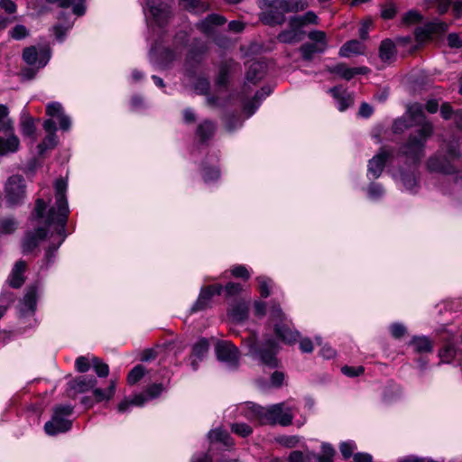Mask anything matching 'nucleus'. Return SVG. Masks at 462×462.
<instances>
[{
    "instance_id": "39448f33",
    "label": "nucleus",
    "mask_w": 462,
    "mask_h": 462,
    "mask_svg": "<svg viewBox=\"0 0 462 462\" xmlns=\"http://www.w3.org/2000/svg\"><path fill=\"white\" fill-rule=\"evenodd\" d=\"M269 321L273 324L274 334L282 342L292 345L300 338V332L291 328V321L279 304L273 303L271 306Z\"/></svg>"
},
{
    "instance_id": "f257e3e1",
    "label": "nucleus",
    "mask_w": 462,
    "mask_h": 462,
    "mask_svg": "<svg viewBox=\"0 0 462 462\" xmlns=\"http://www.w3.org/2000/svg\"><path fill=\"white\" fill-rule=\"evenodd\" d=\"M68 183L64 179H58L54 183L55 189V204L52 206L48 213L45 215L46 202L43 199H38L35 203L34 211L32 216V221L41 222L45 224V227H37L34 232L26 233L23 242V252L29 253L32 251L47 236V228L53 226V229L58 236V241L54 245L49 246L46 251V258L50 261L51 257L54 256V253L60 246L66 237L65 226L67 224L69 209L66 197Z\"/></svg>"
},
{
    "instance_id": "4468645a",
    "label": "nucleus",
    "mask_w": 462,
    "mask_h": 462,
    "mask_svg": "<svg viewBox=\"0 0 462 462\" xmlns=\"http://www.w3.org/2000/svg\"><path fill=\"white\" fill-rule=\"evenodd\" d=\"M222 291L223 287L218 283L202 287L196 302L190 309V311L197 312L208 309L210 306L212 298L215 295H220Z\"/></svg>"
},
{
    "instance_id": "c85d7f7f",
    "label": "nucleus",
    "mask_w": 462,
    "mask_h": 462,
    "mask_svg": "<svg viewBox=\"0 0 462 462\" xmlns=\"http://www.w3.org/2000/svg\"><path fill=\"white\" fill-rule=\"evenodd\" d=\"M271 93V88L269 87H263L260 91H257L254 97V99L246 104L244 107L245 112L247 113V117L251 116L255 110L258 108L260 102L268 97Z\"/></svg>"
},
{
    "instance_id": "f8f14e48",
    "label": "nucleus",
    "mask_w": 462,
    "mask_h": 462,
    "mask_svg": "<svg viewBox=\"0 0 462 462\" xmlns=\"http://www.w3.org/2000/svg\"><path fill=\"white\" fill-rule=\"evenodd\" d=\"M25 197V184L22 176H11L5 184V199L10 206L20 204Z\"/></svg>"
},
{
    "instance_id": "8fccbe9b",
    "label": "nucleus",
    "mask_w": 462,
    "mask_h": 462,
    "mask_svg": "<svg viewBox=\"0 0 462 462\" xmlns=\"http://www.w3.org/2000/svg\"><path fill=\"white\" fill-rule=\"evenodd\" d=\"M144 375V367L141 365H135L128 374L127 382L129 384H134Z\"/></svg>"
},
{
    "instance_id": "7ed1b4c3",
    "label": "nucleus",
    "mask_w": 462,
    "mask_h": 462,
    "mask_svg": "<svg viewBox=\"0 0 462 462\" xmlns=\"http://www.w3.org/2000/svg\"><path fill=\"white\" fill-rule=\"evenodd\" d=\"M263 10L259 19L263 24L275 26L285 22V14L302 11L308 7L305 0H258Z\"/></svg>"
},
{
    "instance_id": "a18cd8bd",
    "label": "nucleus",
    "mask_w": 462,
    "mask_h": 462,
    "mask_svg": "<svg viewBox=\"0 0 462 462\" xmlns=\"http://www.w3.org/2000/svg\"><path fill=\"white\" fill-rule=\"evenodd\" d=\"M231 431L241 438H246L253 433V428L244 422H236L231 425Z\"/></svg>"
},
{
    "instance_id": "dca6fc26",
    "label": "nucleus",
    "mask_w": 462,
    "mask_h": 462,
    "mask_svg": "<svg viewBox=\"0 0 462 462\" xmlns=\"http://www.w3.org/2000/svg\"><path fill=\"white\" fill-rule=\"evenodd\" d=\"M50 51L47 48H41L40 51L34 46L25 48L23 52V60L29 65H37L38 68L44 67L50 60Z\"/></svg>"
},
{
    "instance_id": "c756f323",
    "label": "nucleus",
    "mask_w": 462,
    "mask_h": 462,
    "mask_svg": "<svg viewBox=\"0 0 462 462\" xmlns=\"http://www.w3.org/2000/svg\"><path fill=\"white\" fill-rule=\"evenodd\" d=\"M46 2L57 4L63 8L72 6V11L77 15H83L85 14L86 0H46Z\"/></svg>"
},
{
    "instance_id": "37998d69",
    "label": "nucleus",
    "mask_w": 462,
    "mask_h": 462,
    "mask_svg": "<svg viewBox=\"0 0 462 462\" xmlns=\"http://www.w3.org/2000/svg\"><path fill=\"white\" fill-rule=\"evenodd\" d=\"M456 347L453 344H446L439 352L441 363H450L456 356Z\"/></svg>"
},
{
    "instance_id": "c9c22d12",
    "label": "nucleus",
    "mask_w": 462,
    "mask_h": 462,
    "mask_svg": "<svg viewBox=\"0 0 462 462\" xmlns=\"http://www.w3.org/2000/svg\"><path fill=\"white\" fill-rule=\"evenodd\" d=\"M215 129L216 125L214 123L205 120L198 125L196 134L201 142H205L214 134Z\"/></svg>"
},
{
    "instance_id": "473e14b6",
    "label": "nucleus",
    "mask_w": 462,
    "mask_h": 462,
    "mask_svg": "<svg viewBox=\"0 0 462 462\" xmlns=\"http://www.w3.org/2000/svg\"><path fill=\"white\" fill-rule=\"evenodd\" d=\"M365 68L362 69H352L347 68L345 64L339 63L336 66L329 67L328 71L337 75H339L345 79H351L356 74L363 72Z\"/></svg>"
},
{
    "instance_id": "f3484780",
    "label": "nucleus",
    "mask_w": 462,
    "mask_h": 462,
    "mask_svg": "<svg viewBox=\"0 0 462 462\" xmlns=\"http://www.w3.org/2000/svg\"><path fill=\"white\" fill-rule=\"evenodd\" d=\"M391 153L382 149L376 155H374L368 162L367 176L369 178L377 179L383 171L385 162Z\"/></svg>"
},
{
    "instance_id": "a19ab883",
    "label": "nucleus",
    "mask_w": 462,
    "mask_h": 462,
    "mask_svg": "<svg viewBox=\"0 0 462 462\" xmlns=\"http://www.w3.org/2000/svg\"><path fill=\"white\" fill-rule=\"evenodd\" d=\"M147 399L143 393L136 394L131 401L124 400L118 404V411L125 412L131 405L143 406Z\"/></svg>"
},
{
    "instance_id": "09e8293b",
    "label": "nucleus",
    "mask_w": 462,
    "mask_h": 462,
    "mask_svg": "<svg viewBox=\"0 0 462 462\" xmlns=\"http://www.w3.org/2000/svg\"><path fill=\"white\" fill-rule=\"evenodd\" d=\"M21 131L22 134L28 137H32L35 133V125L33 119L30 116H27L23 119L21 123Z\"/></svg>"
},
{
    "instance_id": "cd10ccee",
    "label": "nucleus",
    "mask_w": 462,
    "mask_h": 462,
    "mask_svg": "<svg viewBox=\"0 0 462 462\" xmlns=\"http://www.w3.org/2000/svg\"><path fill=\"white\" fill-rule=\"evenodd\" d=\"M365 45L357 41L351 40L346 42L339 50V55L341 57L348 58L352 55H357L364 53Z\"/></svg>"
},
{
    "instance_id": "e433bc0d",
    "label": "nucleus",
    "mask_w": 462,
    "mask_h": 462,
    "mask_svg": "<svg viewBox=\"0 0 462 462\" xmlns=\"http://www.w3.org/2000/svg\"><path fill=\"white\" fill-rule=\"evenodd\" d=\"M228 315L234 321H243L247 318L248 307L244 302L236 303L229 310Z\"/></svg>"
},
{
    "instance_id": "de8ad7c7",
    "label": "nucleus",
    "mask_w": 462,
    "mask_h": 462,
    "mask_svg": "<svg viewBox=\"0 0 462 462\" xmlns=\"http://www.w3.org/2000/svg\"><path fill=\"white\" fill-rule=\"evenodd\" d=\"M408 113L415 121H421L424 118V106L420 103H414L408 106Z\"/></svg>"
},
{
    "instance_id": "aec40b11",
    "label": "nucleus",
    "mask_w": 462,
    "mask_h": 462,
    "mask_svg": "<svg viewBox=\"0 0 462 462\" xmlns=\"http://www.w3.org/2000/svg\"><path fill=\"white\" fill-rule=\"evenodd\" d=\"M207 47L203 45L199 47L198 50L191 49L189 50L186 60H185V74L188 77H193L196 72V68L200 64L203 54L206 52Z\"/></svg>"
},
{
    "instance_id": "4d7b16f0",
    "label": "nucleus",
    "mask_w": 462,
    "mask_h": 462,
    "mask_svg": "<svg viewBox=\"0 0 462 462\" xmlns=\"http://www.w3.org/2000/svg\"><path fill=\"white\" fill-rule=\"evenodd\" d=\"M421 20L422 15L416 10H410L402 18L403 23L406 24H414L420 23Z\"/></svg>"
},
{
    "instance_id": "2f4dec72",
    "label": "nucleus",
    "mask_w": 462,
    "mask_h": 462,
    "mask_svg": "<svg viewBox=\"0 0 462 462\" xmlns=\"http://www.w3.org/2000/svg\"><path fill=\"white\" fill-rule=\"evenodd\" d=\"M318 23H319V17L312 11H309L302 15H296V16L291 17V24L293 26H298L300 29H302V27H304L308 24H318Z\"/></svg>"
},
{
    "instance_id": "a878e982",
    "label": "nucleus",
    "mask_w": 462,
    "mask_h": 462,
    "mask_svg": "<svg viewBox=\"0 0 462 462\" xmlns=\"http://www.w3.org/2000/svg\"><path fill=\"white\" fill-rule=\"evenodd\" d=\"M304 32L298 26L291 24V17L289 20V29L281 32L277 39L282 43H294L300 42L303 38Z\"/></svg>"
},
{
    "instance_id": "2eb2a0df",
    "label": "nucleus",
    "mask_w": 462,
    "mask_h": 462,
    "mask_svg": "<svg viewBox=\"0 0 462 462\" xmlns=\"http://www.w3.org/2000/svg\"><path fill=\"white\" fill-rule=\"evenodd\" d=\"M448 29V23L439 19H434L425 23L423 26L418 27L415 31V35L418 41H425L430 39L432 35L444 33Z\"/></svg>"
},
{
    "instance_id": "bf43d9fd",
    "label": "nucleus",
    "mask_w": 462,
    "mask_h": 462,
    "mask_svg": "<svg viewBox=\"0 0 462 462\" xmlns=\"http://www.w3.org/2000/svg\"><path fill=\"white\" fill-rule=\"evenodd\" d=\"M209 81L204 78L199 79L194 85L195 91L200 95H207L209 91Z\"/></svg>"
},
{
    "instance_id": "603ef678",
    "label": "nucleus",
    "mask_w": 462,
    "mask_h": 462,
    "mask_svg": "<svg viewBox=\"0 0 462 462\" xmlns=\"http://www.w3.org/2000/svg\"><path fill=\"white\" fill-rule=\"evenodd\" d=\"M259 283V291L263 298H267L270 295V287L272 280L265 276L257 277Z\"/></svg>"
},
{
    "instance_id": "393cba45",
    "label": "nucleus",
    "mask_w": 462,
    "mask_h": 462,
    "mask_svg": "<svg viewBox=\"0 0 462 462\" xmlns=\"http://www.w3.org/2000/svg\"><path fill=\"white\" fill-rule=\"evenodd\" d=\"M266 65L263 61H254L250 64L246 72L245 86L248 84L255 85L265 75Z\"/></svg>"
},
{
    "instance_id": "f704fd0d",
    "label": "nucleus",
    "mask_w": 462,
    "mask_h": 462,
    "mask_svg": "<svg viewBox=\"0 0 462 462\" xmlns=\"http://www.w3.org/2000/svg\"><path fill=\"white\" fill-rule=\"evenodd\" d=\"M396 54L394 43L389 40H383L379 47V56L383 61L392 60Z\"/></svg>"
},
{
    "instance_id": "72a5a7b5",
    "label": "nucleus",
    "mask_w": 462,
    "mask_h": 462,
    "mask_svg": "<svg viewBox=\"0 0 462 462\" xmlns=\"http://www.w3.org/2000/svg\"><path fill=\"white\" fill-rule=\"evenodd\" d=\"M208 436L210 441L221 442L226 447H232L234 445L233 439L230 437L229 433L221 428L210 430Z\"/></svg>"
},
{
    "instance_id": "79ce46f5",
    "label": "nucleus",
    "mask_w": 462,
    "mask_h": 462,
    "mask_svg": "<svg viewBox=\"0 0 462 462\" xmlns=\"http://www.w3.org/2000/svg\"><path fill=\"white\" fill-rule=\"evenodd\" d=\"M308 38L312 42V43H316L325 50L328 49V39L325 32L319 30H312L309 32Z\"/></svg>"
},
{
    "instance_id": "0e129e2a",
    "label": "nucleus",
    "mask_w": 462,
    "mask_h": 462,
    "mask_svg": "<svg viewBox=\"0 0 462 462\" xmlns=\"http://www.w3.org/2000/svg\"><path fill=\"white\" fill-rule=\"evenodd\" d=\"M219 171L217 168L204 169L203 180L205 182H210L219 178Z\"/></svg>"
},
{
    "instance_id": "ddd939ff",
    "label": "nucleus",
    "mask_w": 462,
    "mask_h": 462,
    "mask_svg": "<svg viewBox=\"0 0 462 462\" xmlns=\"http://www.w3.org/2000/svg\"><path fill=\"white\" fill-rule=\"evenodd\" d=\"M180 55V51L174 46V49L165 48L161 50L160 40L156 41L150 51V59L162 69L168 68Z\"/></svg>"
},
{
    "instance_id": "4c0bfd02",
    "label": "nucleus",
    "mask_w": 462,
    "mask_h": 462,
    "mask_svg": "<svg viewBox=\"0 0 462 462\" xmlns=\"http://www.w3.org/2000/svg\"><path fill=\"white\" fill-rule=\"evenodd\" d=\"M326 50L319 47L316 43L306 42L300 47V52L304 60L310 61L313 59L314 54L323 53Z\"/></svg>"
},
{
    "instance_id": "7c9ffc66",
    "label": "nucleus",
    "mask_w": 462,
    "mask_h": 462,
    "mask_svg": "<svg viewBox=\"0 0 462 462\" xmlns=\"http://www.w3.org/2000/svg\"><path fill=\"white\" fill-rule=\"evenodd\" d=\"M410 345L414 352L418 354L431 353L433 350L432 342L427 337H413Z\"/></svg>"
},
{
    "instance_id": "13d9d810",
    "label": "nucleus",
    "mask_w": 462,
    "mask_h": 462,
    "mask_svg": "<svg viewBox=\"0 0 462 462\" xmlns=\"http://www.w3.org/2000/svg\"><path fill=\"white\" fill-rule=\"evenodd\" d=\"M10 36L14 40H22L28 36L29 32L24 25L18 24L9 32Z\"/></svg>"
},
{
    "instance_id": "49530a36",
    "label": "nucleus",
    "mask_w": 462,
    "mask_h": 462,
    "mask_svg": "<svg viewBox=\"0 0 462 462\" xmlns=\"http://www.w3.org/2000/svg\"><path fill=\"white\" fill-rule=\"evenodd\" d=\"M58 143V137L56 134L51 133L46 135L44 140L39 143L38 149L41 153H42L44 151L53 148Z\"/></svg>"
},
{
    "instance_id": "774afa93",
    "label": "nucleus",
    "mask_w": 462,
    "mask_h": 462,
    "mask_svg": "<svg viewBox=\"0 0 462 462\" xmlns=\"http://www.w3.org/2000/svg\"><path fill=\"white\" fill-rule=\"evenodd\" d=\"M242 291V286L239 283L236 282H228L225 286V291L226 296H235L240 293Z\"/></svg>"
},
{
    "instance_id": "ea45409f",
    "label": "nucleus",
    "mask_w": 462,
    "mask_h": 462,
    "mask_svg": "<svg viewBox=\"0 0 462 462\" xmlns=\"http://www.w3.org/2000/svg\"><path fill=\"white\" fill-rule=\"evenodd\" d=\"M336 455L335 448L328 443H323L321 445V454H316L317 462H334V457Z\"/></svg>"
},
{
    "instance_id": "9b49d317",
    "label": "nucleus",
    "mask_w": 462,
    "mask_h": 462,
    "mask_svg": "<svg viewBox=\"0 0 462 462\" xmlns=\"http://www.w3.org/2000/svg\"><path fill=\"white\" fill-rule=\"evenodd\" d=\"M216 355L220 362L227 367L236 369L239 365L240 353L238 348L230 341H220L216 345Z\"/></svg>"
},
{
    "instance_id": "3c124183",
    "label": "nucleus",
    "mask_w": 462,
    "mask_h": 462,
    "mask_svg": "<svg viewBox=\"0 0 462 462\" xmlns=\"http://www.w3.org/2000/svg\"><path fill=\"white\" fill-rule=\"evenodd\" d=\"M401 180L407 190L414 191L417 187V180L413 173H401Z\"/></svg>"
},
{
    "instance_id": "e2e57ef3",
    "label": "nucleus",
    "mask_w": 462,
    "mask_h": 462,
    "mask_svg": "<svg viewBox=\"0 0 462 462\" xmlns=\"http://www.w3.org/2000/svg\"><path fill=\"white\" fill-rule=\"evenodd\" d=\"M231 273L236 278H243L248 280L250 273L245 265H236L231 269Z\"/></svg>"
},
{
    "instance_id": "423d86ee",
    "label": "nucleus",
    "mask_w": 462,
    "mask_h": 462,
    "mask_svg": "<svg viewBox=\"0 0 462 462\" xmlns=\"http://www.w3.org/2000/svg\"><path fill=\"white\" fill-rule=\"evenodd\" d=\"M245 343L249 348V354L258 359L263 365L275 368L279 365L276 355L279 350L277 342L273 339H267L261 346L257 345V336L255 333L251 334Z\"/></svg>"
},
{
    "instance_id": "c03bdc74",
    "label": "nucleus",
    "mask_w": 462,
    "mask_h": 462,
    "mask_svg": "<svg viewBox=\"0 0 462 462\" xmlns=\"http://www.w3.org/2000/svg\"><path fill=\"white\" fill-rule=\"evenodd\" d=\"M92 366L98 377H106L109 374L108 365L104 363L101 359L92 356L91 357Z\"/></svg>"
},
{
    "instance_id": "58836bf2",
    "label": "nucleus",
    "mask_w": 462,
    "mask_h": 462,
    "mask_svg": "<svg viewBox=\"0 0 462 462\" xmlns=\"http://www.w3.org/2000/svg\"><path fill=\"white\" fill-rule=\"evenodd\" d=\"M289 462H316V454L314 452H302L295 450L291 452L288 457Z\"/></svg>"
},
{
    "instance_id": "5fc2aeb1",
    "label": "nucleus",
    "mask_w": 462,
    "mask_h": 462,
    "mask_svg": "<svg viewBox=\"0 0 462 462\" xmlns=\"http://www.w3.org/2000/svg\"><path fill=\"white\" fill-rule=\"evenodd\" d=\"M384 193L383 186L379 183H371L368 187V196L371 199H378Z\"/></svg>"
},
{
    "instance_id": "680f3d73",
    "label": "nucleus",
    "mask_w": 462,
    "mask_h": 462,
    "mask_svg": "<svg viewBox=\"0 0 462 462\" xmlns=\"http://www.w3.org/2000/svg\"><path fill=\"white\" fill-rule=\"evenodd\" d=\"M365 369L363 366H348L345 365L341 368V372L348 377H356L364 373Z\"/></svg>"
},
{
    "instance_id": "4be33fe9",
    "label": "nucleus",
    "mask_w": 462,
    "mask_h": 462,
    "mask_svg": "<svg viewBox=\"0 0 462 462\" xmlns=\"http://www.w3.org/2000/svg\"><path fill=\"white\" fill-rule=\"evenodd\" d=\"M37 291L35 287H30L19 304L20 313L23 316L32 315L36 310Z\"/></svg>"
},
{
    "instance_id": "9d476101",
    "label": "nucleus",
    "mask_w": 462,
    "mask_h": 462,
    "mask_svg": "<svg viewBox=\"0 0 462 462\" xmlns=\"http://www.w3.org/2000/svg\"><path fill=\"white\" fill-rule=\"evenodd\" d=\"M46 115L51 118L47 119L43 123V128L48 133L56 134V124L53 118L59 121L60 128L63 131H68L70 128L71 121L70 118L64 113L63 107L59 102H51L46 106Z\"/></svg>"
},
{
    "instance_id": "864d4df0",
    "label": "nucleus",
    "mask_w": 462,
    "mask_h": 462,
    "mask_svg": "<svg viewBox=\"0 0 462 462\" xmlns=\"http://www.w3.org/2000/svg\"><path fill=\"white\" fill-rule=\"evenodd\" d=\"M356 448V443L354 441H345L342 442L339 446V450L345 459L349 458L354 450Z\"/></svg>"
},
{
    "instance_id": "bb28decb",
    "label": "nucleus",
    "mask_w": 462,
    "mask_h": 462,
    "mask_svg": "<svg viewBox=\"0 0 462 462\" xmlns=\"http://www.w3.org/2000/svg\"><path fill=\"white\" fill-rule=\"evenodd\" d=\"M26 269V263L24 261H18L12 270L9 277V284L13 288H20L24 282L23 273Z\"/></svg>"
},
{
    "instance_id": "5701e85b",
    "label": "nucleus",
    "mask_w": 462,
    "mask_h": 462,
    "mask_svg": "<svg viewBox=\"0 0 462 462\" xmlns=\"http://www.w3.org/2000/svg\"><path fill=\"white\" fill-rule=\"evenodd\" d=\"M427 168L430 171L441 172L444 174H451L454 168L449 160L441 158L439 154L431 156L427 162Z\"/></svg>"
},
{
    "instance_id": "f03ea898",
    "label": "nucleus",
    "mask_w": 462,
    "mask_h": 462,
    "mask_svg": "<svg viewBox=\"0 0 462 462\" xmlns=\"http://www.w3.org/2000/svg\"><path fill=\"white\" fill-rule=\"evenodd\" d=\"M239 410L248 420H258L261 424L288 426L293 419L291 409L285 403H277L265 408L254 402H245Z\"/></svg>"
},
{
    "instance_id": "20e7f679",
    "label": "nucleus",
    "mask_w": 462,
    "mask_h": 462,
    "mask_svg": "<svg viewBox=\"0 0 462 462\" xmlns=\"http://www.w3.org/2000/svg\"><path fill=\"white\" fill-rule=\"evenodd\" d=\"M432 133V125L424 123L420 129L410 134L406 143L400 147V153L414 166L419 165L425 155V144Z\"/></svg>"
},
{
    "instance_id": "0eeeda50",
    "label": "nucleus",
    "mask_w": 462,
    "mask_h": 462,
    "mask_svg": "<svg viewBox=\"0 0 462 462\" xmlns=\"http://www.w3.org/2000/svg\"><path fill=\"white\" fill-rule=\"evenodd\" d=\"M8 114V107L0 105V155L16 152L20 144L18 137L14 134L13 122Z\"/></svg>"
},
{
    "instance_id": "b1692460",
    "label": "nucleus",
    "mask_w": 462,
    "mask_h": 462,
    "mask_svg": "<svg viewBox=\"0 0 462 462\" xmlns=\"http://www.w3.org/2000/svg\"><path fill=\"white\" fill-rule=\"evenodd\" d=\"M328 92L337 100L339 111H345L354 103L353 96L341 87L331 88L328 89Z\"/></svg>"
},
{
    "instance_id": "6e6552de",
    "label": "nucleus",
    "mask_w": 462,
    "mask_h": 462,
    "mask_svg": "<svg viewBox=\"0 0 462 462\" xmlns=\"http://www.w3.org/2000/svg\"><path fill=\"white\" fill-rule=\"evenodd\" d=\"M145 14H148L147 19L150 26L163 30L171 18V10L170 6L162 0H140Z\"/></svg>"
},
{
    "instance_id": "6e6d98bb",
    "label": "nucleus",
    "mask_w": 462,
    "mask_h": 462,
    "mask_svg": "<svg viewBox=\"0 0 462 462\" xmlns=\"http://www.w3.org/2000/svg\"><path fill=\"white\" fill-rule=\"evenodd\" d=\"M92 365L91 359H88L87 356H79L75 361V366L78 372L86 373L89 370L90 365Z\"/></svg>"
},
{
    "instance_id": "6ab92c4d",
    "label": "nucleus",
    "mask_w": 462,
    "mask_h": 462,
    "mask_svg": "<svg viewBox=\"0 0 462 462\" xmlns=\"http://www.w3.org/2000/svg\"><path fill=\"white\" fill-rule=\"evenodd\" d=\"M226 19L220 14H211L196 24V27L204 34L209 36L214 34L217 26L226 23Z\"/></svg>"
},
{
    "instance_id": "a211bd4d",
    "label": "nucleus",
    "mask_w": 462,
    "mask_h": 462,
    "mask_svg": "<svg viewBox=\"0 0 462 462\" xmlns=\"http://www.w3.org/2000/svg\"><path fill=\"white\" fill-rule=\"evenodd\" d=\"M209 350V342L207 338L199 339L192 346L190 355V366L193 371L199 368V363L202 361L208 355Z\"/></svg>"
},
{
    "instance_id": "69168bd1",
    "label": "nucleus",
    "mask_w": 462,
    "mask_h": 462,
    "mask_svg": "<svg viewBox=\"0 0 462 462\" xmlns=\"http://www.w3.org/2000/svg\"><path fill=\"white\" fill-rule=\"evenodd\" d=\"M17 223L13 218H5L1 222L2 231L5 234H10L16 229Z\"/></svg>"
},
{
    "instance_id": "412c9836",
    "label": "nucleus",
    "mask_w": 462,
    "mask_h": 462,
    "mask_svg": "<svg viewBox=\"0 0 462 462\" xmlns=\"http://www.w3.org/2000/svg\"><path fill=\"white\" fill-rule=\"evenodd\" d=\"M97 381L95 377L80 375L69 382V391H73L75 394L88 392L97 385Z\"/></svg>"
},
{
    "instance_id": "338daca9",
    "label": "nucleus",
    "mask_w": 462,
    "mask_h": 462,
    "mask_svg": "<svg viewBox=\"0 0 462 462\" xmlns=\"http://www.w3.org/2000/svg\"><path fill=\"white\" fill-rule=\"evenodd\" d=\"M188 39H189V35L186 32L184 31H180L179 32L176 33V35L174 36V46L177 47L178 49L180 47H184L187 42H188Z\"/></svg>"
},
{
    "instance_id": "1a4fd4ad",
    "label": "nucleus",
    "mask_w": 462,
    "mask_h": 462,
    "mask_svg": "<svg viewBox=\"0 0 462 462\" xmlns=\"http://www.w3.org/2000/svg\"><path fill=\"white\" fill-rule=\"evenodd\" d=\"M73 407L71 405H58L54 408L51 420L44 425V430L48 435L53 436L63 433L70 430L71 420L68 418L72 414Z\"/></svg>"
},
{
    "instance_id": "052dcab7",
    "label": "nucleus",
    "mask_w": 462,
    "mask_h": 462,
    "mask_svg": "<svg viewBox=\"0 0 462 462\" xmlns=\"http://www.w3.org/2000/svg\"><path fill=\"white\" fill-rule=\"evenodd\" d=\"M164 389L165 386L162 383H152L146 388L145 392L150 399H153L158 397Z\"/></svg>"
}]
</instances>
